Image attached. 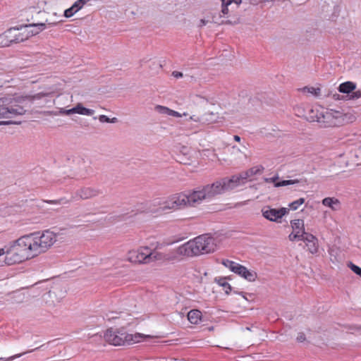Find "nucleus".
I'll list each match as a JSON object with an SVG mask.
<instances>
[{"instance_id":"412c9836","label":"nucleus","mask_w":361,"mask_h":361,"mask_svg":"<svg viewBox=\"0 0 361 361\" xmlns=\"http://www.w3.org/2000/svg\"><path fill=\"white\" fill-rule=\"evenodd\" d=\"M279 178V177L274 176L272 178H265L264 181L266 183H274L275 187H281V186H286L290 185H295L298 183H302V185H305L307 183L306 180H298V179H293V180H282L280 182H276V180Z\"/></svg>"},{"instance_id":"a878e982","label":"nucleus","mask_w":361,"mask_h":361,"mask_svg":"<svg viewBox=\"0 0 361 361\" xmlns=\"http://www.w3.org/2000/svg\"><path fill=\"white\" fill-rule=\"evenodd\" d=\"M160 200L159 198L155 199L152 201L147 202V207L148 210V213L155 214L157 215L161 214L162 212L160 206Z\"/></svg>"},{"instance_id":"9b49d317","label":"nucleus","mask_w":361,"mask_h":361,"mask_svg":"<svg viewBox=\"0 0 361 361\" xmlns=\"http://www.w3.org/2000/svg\"><path fill=\"white\" fill-rule=\"evenodd\" d=\"M149 252L148 246H141L136 250H130L127 254V259L134 264H148Z\"/></svg>"},{"instance_id":"dca6fc26","label":"nucleus","mask_w":361,"mask_h":361,"mask_svg":"<svg viewBox=\"0 0 361 361\" xmlns=\"http://www.w3.org/2000/svg\"><path fill=\"white\" fill-rule=\"evenodd\" d=\"M128 338V336L123 334H120L117 331L111 329H108L104 334V339L109 344L113 345H121L125 343Z\"/></svg>"},{"instance_id":"473e14b6","label":"nucleus","mask_w":361,"mask_h":361,"mask_svg":"<svg viewBox=\"0 0 361 361\" xmlns=\"http://www.w3.org/2000/svg\"><path fill=\"white\" fill-rule=\"evenodd\" d=\"M42 346H43V345H41V346H39V347H38V348H36L32 349V350H28V351L24 352V353H23L16 354V355H13V356H11V357H7V358L0 357V361H11V360H13V359L17 358V357H21L22 355H25V354H27V353H32V352H34L35 350H37V349H39V348H42Z\"/></svg>"},{"instance_id":"423d86ee","label":"nucleus","mask_w":361,"mask_h":361,"mask_svg":"<svg viewBox=\"0 0 361 361\" xmlns=\"http://www.w3.org/2000/svg\"><path fill=\"white\" fill-rule=\"evenodd\" d=\"M218 116L216 114L208 111L202 116L192 114L183 121L182 124L184 126L185 129L194 130L197 133L200 128L214 123L217 121Z\"/></svg>"},{"instance_id":"4c0bfd02","label":"nucleus","mask_w":361,"mask_h":361,"mask_svg":"<svg viewBox=\"0 0 361 361\" xmlns=\"http://www.w3.org/2000/svg\"><path fill=\"white\" fill-rule=\"evenodd\" d=\"M349 267L354 273H355L356 274H357L358 276H360L361 277V268L360 267H359L358 266H357L351 262L349 264Z\"/></svg>"},{"instance_id":"c85d7f7f","label":"nucleus","mask_w":361,"mask_h":361,"mask_svg":"<svg viewBox=\"0 0 361 361\" xmlns=\"http://www.w3.org/2000/svg\"><path fill=\"white\" fill-rule=\"evenodd\" d=\"M264 171V167L262 166H255L250 169L243 171V176H245L246 180H248L250 178L252 177L257 174H261Z\"/></svg>"},{"instance_id":"2f4dec72","label":"nucleus","mask_w":361,"mask_h":361,"mask_svg":"<svg viewBox=\"0 0 361 361\" xmlns=\"http://www.w3.org/2000/svg\"><path fill=\"white\" fill-rule=\"evenodd\" d=\"M214 281L223 288L226 294H229L231 291V285L226 281V278H216Z\"/></svg>"},{"instance_id":"f8f14e48","label":"nucleus","mask_w":361,"mask_h":361,"mask_svg":"<svg viewBox=\"0 0 361 361\" xmlns=\"http://www.w3.org/2000/svg\"><path fill=\"white\" fill-rule=\"evenodd\" d=\"M180 194L185 197V202L183 204V207L187 206H195L200 204L203 200L208 199L204 188L200 190H194L188 193L182 192Z\"/></svg>"},{"instance_id":"9d476101","label":"nucleus","mask_w":361,"mask_h":361,"mask_svg":"<svg viewBox=\"0 0 361 361\" xmlns=\"http://www.w3.org/2000/svg\"><path fill=\"white\" fill-rule=\"evenodd\" d=\"M161 209L163 213L168 210H175L183 207L185 197L180 193L175 194L167 198H159Z\"/></svg>"},{"instance_id":"20e7f679","label":"nucleus","mask_w":361,"mask_h":361,"mask_svg":"<svg viewBox=\"0 0 361 361\" xmlns=\"http://www.w3.org/2000/svg\"><path fill=\"white\" fill-rule=\"evenodd\" d=\"M307 119L310 122H317L322 128H330L343 125L345 116L340 111L315 108L309 111Z\"/></svg>"},{"instance_id":"4be33fe9","label":"nucleus","mask_w":361,"mask_h":361,"mask_svg":"<svg viewBox=\"0 0 361 361\" xmlns=\"http://www.w3.org/2000/svg\"><path fill=\"white\" fill-rule=\"evenodd\" d=\"M301 240L306 243L308 250L312 254L317 253L318 251V243L317 238L310 233H307L301 238Z\"/></svg>"},{"instance_id":"6e6552de","label":"nucleus","mask_w":361,"mask_h":361,"mask_svg":"<svg viewBox=\"0 0 361 361\" xmlns=\"http://www.w3.org/2000/svg\"><path fill=\"white\" fill-rule=\"evenodd\" d=\"M221 264L233 273L240 276L249 281H255L257 279L256 272L248 270L245 267L229 259H223Z\"/></svg>"},{"instance_id":"603ef678","label":"nucleus","mask_w":361,"mask_h":361,"mask_svg":"<svg viewBox=\"0 0 361 361\" xmlns=\"http://www.w3.org/2000/svg\"><path fill=\"white\" fill-rule=\"evenodd\" d=\"M240 294L243 295V298H244L245 299H246L245 296L243 294V293H241Z\"/></svg>"},{"instance_id":"1a4fd4ad","label":"nucleus","mask_w":361,"mask_h":361,"mask_svg":"<svg viewBox=\"0 0 361 361\" xmlns=\"http://www.w3.org/2000/svg\"><path fill=\"white\" fill-rule=\"evenodd\" d=\"M158 246H157L154 249H150L149 252V264L154 262H164L169 261H173L176 259L178 257H181V255L176 252L177 247L169 250L166 252H161L157 251Z\"/></svg>"},{"instance_id":"3c124183","label":"nucleus","mask_w":361,"mask_h":361,"mask_svg":"<svg viewBox=\"0 0 361 361\" xmlns=\"http://www.w3.org/2000/svg\"><path fill=\"white\" fill-rule=\"evenodd\" d=\"M4 255V250H0V256Z\"/></svg>"},{"instance_id":"72a5a7b5","label":"nucleus","mask_w":361,"mask_h":361,"mask_svg":"<svg viewBox=\"0 0 361 361\" xmlns=\"http://www.w3.org/2000/svg\"><path fill=\"white\" fill-rule=\"evenodd\" d=\"M302 91L305 93L311 94L312 95L317 96L320 92V89L314 88L313 87H305L302 89Z\"/></svg>"},{"instance_id":"ddd939ff","label":"nucleus","mask_w":361,"mask_h":361,"mask_svg":"<svg viewBox=\"0 0 361 361\" xmlns=\"http://www.w3.org/2000/svg\"><path fill=\"white\" fill-rule=\"evenodd\" d=\"M263 217L270 221L279 222L280 219L286 215L289 209L281 207L280 209H274L269 206L264 207L262 210Z\"/></svg>"},{"instance_id":"09e8293b","label":"nucleus","mask_w":361,"mask_h":361,"mask_svg":"<svg viewBox=\"0 0 361 361\" xmlns=\"http://www.w3.org/2000/svg\"><path fill=\"white\" fill-rule=\"evenodd\" d=\"M117 121H118L117 118L114 117V118H110V121L109 123H115L117 122Z\"/></svg>"},{"instance_id":"f704fd0d","label":"nucleus","mask_w":361,"mask_h":361,"mask_svg":"<svg viewBox=\"0 0 361 361\" xmlns=\"http://www.w3.org/2000/svg\"><path fill=\"white\" fill-rule=\"evenodd\" d=\"M305 202V199L301 197L298 200L293 201L289 204V207L293 210H296L300 205Z\"/></svg>"},{"instance_id":"864d4df0","label":"nucleus","mask_w":361,"mask_h":361,"mask_svg":"<svg viewBox=\"0 0 361 361\" xmlns=\"http://www.w3.org/2000/svg\"><path fill=\"white\" fill-rule=\"evenodd\" d=\"M3 123L8 124L10 123V122H2Z\"/></svg>"},{"instance_id":"a18cd8bd","label":"nucleus","mask_w":361,"mask_h":361,"mask_svg":"<svg viewBox=\"0 0 361 361\" xmlns=\"http://www.w3.org/2000/svg\"><path fill=\"white\" fill-rule=\"evenodd\" d=\"M209 22H210L209 20L201 19L199 26L200 27L204 26V25H207Z\"/></svg>"},{"instance_id":"de8ad7c7","label":"nucleus","mask_w":361,"mask_h":361,"mask_svg":"<svg viewBox=\"0 0 361 361\" xmlns=\"http://www.w3.org/2000/svg\"><path fill=\"white\" fill-rule=\"evenodd\" d=\"M91 0H79V3H81L83 6H85L87 3L90 1Z\"/></svg>"},{"instance_id":"2eb2a0df","label":"nucleus","mask_w":361,"mask_h":361,"mask_svg":"<svg viewBox=\"0 0 361 361\" xmlns=\"http://www.w3.org/2000/svg\"><path fill=\"white\" fill-rule=\"evenodd\" d=\"M102 194V191L97 188L92 187H83L77 190L72 198L75 200H87L97 197Z\"/></svg>"},{"instance_id":"7ed1b4c3","label":"nucleus","mask_w":361,"mask_h":361,"mask_svg":"<svg viewBox=\"0 0 361 361\" xmlns=\"http://www.w3.org/2000/svg\"><path fill=\"white\" fill-rule=\"evenodd\" d=\"M32 257L45 253L56 242V234L49 230L25 235Z\"/></svg>"},{"instance_id":"8fccbe9b","label":"nucleus","mask_w":361,"mask_h":361,"mask_svg":"<svg viewBox=\"0 0 361 361\" xmlns=\"http://www.w3.org/2000/svg\"><path fill=\"white\" fill-rule=\"evenodd\" d=\"M233 139L236 142H240V137L238 135H234Z\"/></svg>"},{"instance_id":"0eeeda50","label":"nucleus","mask_w":361,"mask_h":361,"mask_svg":"<svg viewBox=\"0 0 361 361\" xmlns=\"http://www.w3.org/2000/svg\"><path fill=\"white\" fill-rule=\"evenodd\" d=\"M221 11L219 16L217 18L216 16L212 17V22L218 24H225V25H235L240 23V18L238 16H234L231 19L221 20H219L221 18L226 17L228 18L230 16H228L230 11H233L237 9L239 5L241 4V0H221Z\"/></svg>"},{"instance_id":"c03bdc74","label":"nucleus","mask_w":361,"mask_h":361,"mask_svg":"<svg viewBox=\"0 0 361 361\" xmlns=\"http://www.w3.org/2000/svg\"><path fill=\"white\" fill-rule=\"evenodd\" d=\"M172 75L176 78H182L183 77V73L181 72H178V71H173L172 73Z\"/></svg>"},{"instance_id":"a211bd4d","label":"nucleus","mask_w":361,"mask_h":361,"mask_svg":"<svg viewBox=\"0 0 361 361\" xmlns=\"http://www.w3.org/2000/svg\"><path fill=\"white\" fill-rule=\"evenodd\" d=\"M356 85L350 81L341 83L338 87V91L341 93L348 94L350 99H356L361 97L360 91H355Z\"/></svg>"},{"instance_id":"e433bc0d","label":"nucleus","mask_w":361,"mask_h":361,"mask_svg":"<svg viewBox=\"0 0 361 361\" xmlns=\"http://www.w3.org/2000/svg\"><path fill=\"white\" fill-rule=\"evenodd\" d=\"M52 93H54V91L41 92H39V93L35 94L34 96H32V100L39 99H41V98H42L44 97L49 96Z\"/></svg>"},{"instance_id":"79ce46f5","label":"nucleus","mask_w":361,"mask_h":361,"mask_svg":"<svg viewBox=\"0 0 361 361\" xmlns=\"http://www.w3.org/2000/svg\"><path fill=\"white\" fill-rule=\"evenodd\" d=\"M130 336L132 337V340H133L134 342H138L139 338L143 337L144 336L141 335L140 334H136L134 336L130 335Z\"/></svg>"},{"instance_id":"b1692460","label":"nucleus","mask_w":361,"mask_h":361,"mask_svg":"<svg viewBox=\"0 0 361 361\" xmlns=\"http://www.w3.org/2000/svg\"><path fill=\"white\" fill-rule=\"evenodd\" d=\"M290 226L293 232L298 234L301 237L305 235L307 233L305 232V224L302 219H294L290 221Z\"/></svg>"},{"instance_id":"a19ab883","label":"nucleus","mask_w":361,"mask_h":361,"mask_svg":"<svg viewBox=\"0 0 361 361\" xmlns=\"http://www.w3.org/2000/svg\"><path fill=\"white\" fill-rule=\"evenodd\" d=\"M99 121L101 123H109L110 121V118L107 117L106 115H100L99 116Z\"/></svg>"},{"instance_id":"49530a36","label":"nucleus","mask_w":361,"mask_h":361,"mask_svg":"<svg viewBox=\"0 0 361 361\" xmlns=\"http://www.w3.org/2000/svg\"><path fill=\"white\" fill-rule=\"evenodd\" d=\"M44 115H48V116H51V115L56 116V115H58L57 113L54 112V111H44Z\"/></svg>"},{"instance_id":"c9c22d12","label":"nucleus","mask_w":361,"mask_h":361,"mask_svg":"<svg viewBox=\"0 0 361 361\" xmlns=\"http://www.w3.org/2000/svg\"><path fill=\"white\" fill-rule=\"evenodd\" d=\"M47 203L51 204H68L70 201L67 200L66 198H61L59 200H45L44 201Z\"/></svg>"},{"instance_id":"f03ea898","label":"nucleus","mask_w":361,"mask_h":361,"mask_svg":"<svg viewBox=\"0 0 361 361\" xmlns=\"http://www.w3.org/2000/svg\"><path fill=\"white\" fill-rule=\"evenodd\" d=\"M0 250H4V255H6L5 263L8 265L33 258L25 235L9 243Z\"/></svg>"},{"instance_id":"6ab92c4d","label":"nucleus","mask_w":361,"mask_h":361,"mask_svg":"<svg viewBox=\"0 0 361 361\" xmlns=\"http://www.w3.org/2000/svg\"><path fill=\"white\" fill-rule=\"evenodd\" d=\"M73 114H78L85 116H92L94 114V110L85 108L81 103H78L75 107L66 110L61 108L59 114L61 115H71Z\"/></svg>"},{"instance_id":"aec40b11","label":"nucleus","mask_w":361,"mask_h":361,"mask_svg":"<svg viewBox=\"0 0 361 361\" xmlns=\"http://www.w3.org/2000/svg\"><path fill=\"white\" fill-rule=\"evenodd\" d=\"M229 190L245 184L247 180L245 179L243 172L231 176L230 178H224Z\"/></svg>"},{"instance_id":"393cba45","label":"nucleus","mask_w":361,"mask_h":361,"mask_svg":"<svg viewBox=\"0 0 361 361\" xmlns=\"http://www.w3.org/2000/svg\"><path fill=\"white\" fill-rule=\"evenodd\" d=\"M322 203L324 206L330 208L332 211H338L341 208L340 200L336 197H325L322 200Z\"/></svg>"},{"instance_id":"bb28decb","label":"nucleus","mask_w":361,"mask_h":361,"mask_svg":"<svg viewBox=\"0 0 361 361\" xmlns=\"http://www.w3.org/2000/svg\"><path fill=\"white\" fill-rule=\"evenodd\" d=\"M13 31V30H7L5 32L0 35V47H8L11 44L13 43L11 35Z\"/></svg>"},{"instance_id":"ea45409f","label":"nucleus","mask_w":361,"mask_h":361,"mask_svg":"<svg viewBox=\"0 0 361 361\" xmlns=\"http://www.w3.org/2000/svg\"><path fill=\"white\" fill-rule=\"evenodd\" d=\"M301 238H302V237L294 232H292L288 235V239L290 241L301 240Z\"/></svg>"},{"instance_id":"cd10ccee","label":"nucleus","mask_w":361,"mask_h":361,"mask_svg":"<svg viewBox=\"0 0 361 361\" xmlns=\"http://www.w3.org/2000/svg\"><path fill=\"white\" fill-rule=\"evenodd\" d=\"M30 37L36 35L46 28L45 23H31L26 25Z\"/></svg>"},{"instance_id":"5701e85b","label":"nucleus","mask_w":361,"mask_h":361,"mask_svg":"<svg viewBox=\"0 0 361 361\" xmlns=\"http://www.w3.org/2000/svg\"><path fill=\"white\" fill-rule=\"evenodd\" d=\"M155 110L159 113L160 114L163 115H168L176 118H180L182 116L187 117L189 116L188 112H183V114H180L176 111H174L173 109H171L166 106H161V105H157L155 106Z\"/></svg>"},{"instance_id":"4468645a","label":"nucleus","mask_w":361,"mask_h":361,"mask_svg":"<svg viewBox=\"0 0 361 361\" xmlns=\"http://www.w3.org/2000/svg\"><path fill=\"white\" fill-rule=\"evenodd\" d=\"M204 188L208 199L229 190L227 188V184L224 178L217 180L211 185H207Z\"/></svg>"},{"instance_id":"37998d69","label":"nucleus","mask_w":361,"mask_h":361,"mask_svg":"<svg viewBox=\"0 0 361 361\" xmlns=\"http://www.w3.org/2000/svg\"><path fill=\"white\" fill-rule=\"evenodd\" d=\"M305 340V336L303 333L298 334L297 336V341L299 342H303Z\"/></svg>"},{"instance_id":"58836bf2","label":"nucleus","mask_w":361,"mask_h":361,"mask_svg":"<svg viewBox=\"0 0 361 361\" xmlns=\"http://www.w3.org/2000/svg\"><path fill=\"white\" fill-rule=\"evenodd\" d=\"M147 202H142L140 204H137V210L140 212H145V213H148V210L147 209Z\"/></svg>"},{"instance_id":"39448f33","label":"nucleus","mask_w":361,"mask_h":361,"mask_svg":"<svg viewBox=\"0 0 361 361\" xmlns=\"http://www.w3.org/2000/svg\"><path fill=\"white\" fill-rule=\"evenodd\" d=\"M23 98L2 97L0 98V119L12 118L25 113Z\"/></svg>"},{"instance_id":"c756f323","label":"nucleus","mask_w":361,"mask_h":361,"mask_svg":"<svg viewBox=\"0 0 361 361\" xmlns=\"http://www.w3.org/2000/svg\"><path fill=\"white\" fill-rule=\"evenodd\" d=\"M84 6L79 3V0L76 1L71 7L65 10L64 11V16L66 18H71L72 17L75 13H76L78 11H80Z\"/></svg>"},{"instance_id":"f257e3e1","label":"nucleus","mask_w":361,"mask_h":361,"mask_svg":"<svg viewBox=\"0 0 361 361\" xmlns=\"http://www.w3.org/2000/svg\"><path fill=\"white\" fill-rule=\"evenodd\" d=\"M218 248V240L209 235H200L177 247L176 252L181 257H194L215 252Z\"/></svg>"},{"instance_id":"7c9ffc66","label":"nucleus","mask_w":361,"mask_h":361,"mask_svg":"<svg viewBox=\"0 0 361 361\" xmlns=\"http://www.w3.org/2000/svg\"><path fill=\"white\" fill-rule=\"evenodd\" d=\"M202 313L197 310H190L188 313V319L191 324H196L201 319Z\"/></svg>"},{"instance_id":"f3484780","label":"nucleus","mask_w":361,"mask_h":361,"mask_svg":"<svg viewBox=\"0 0 361 361\" xmlns=\"http://www.w3.org/2000/svg\"><path fill=\"white\" fill-rule=\"evenodd\" d=\"M9 30H13L11 32V38H13V43H20L29 39L30 32L27 30V25H20V27H11Z\"/></svg>"}]
</instances>
